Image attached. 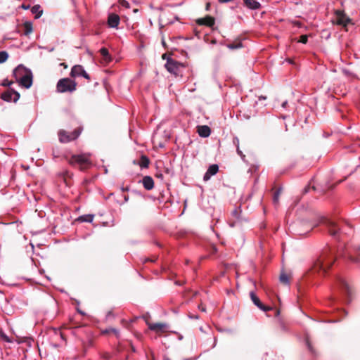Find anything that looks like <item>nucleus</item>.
Masks as SVG:
<instances>
[{
    "label": "nucleus",
    "instance_id": "1",
    "mask_svg": "<svg viewBox=\"0 0 360 360\" xmlns=\"http://www.w3.org/2000/svg\"><path fill=\"white\" fill-rule=\"evenodd\" d=\"M335 260L334 252L326 247L322 250L321 254L312 262L309 274L324 275L330 268Z\"/></svg>",
    "mask_w": 360,
    "mask_h": 360
},
{
    "label": "nucleus",
    "instance_id": "2",
    "mask_svg": "<svg viewBox=\"0 0 360 360\" xmlns=\"http://www.w3.org/2000/svg\"><path fill=\"white\" fill-rule=\"evenodd\" d=\"M77 83L70 78L65 77L58 80L56 85L57 91L59 93H72L76 90Z\"/></svg>",
    "mask_w": 360,
    "mask_h": 360
},
{
    "label": "nucleus",
    "instance_id": "3",
    "mask_svg": "<svg viewBox=\"0 0 360 360\" xmlns=\"http://www.w3.org/2000/svg\"><path fill=\"white\" fill-rule=\"evenodd\" d=\"M82 132V128L78 127L69 132L64 129L59 130L58 135L60 143H66L77 139Z\"/></svg>",
    "mask_w": 360,
    "mask_h": 360
},
{
    "label": "nucleus",
    "instance_id": "4",
    "mask_svg": "<svg viewBox=\"0 0 360 360\" xmlns=\"http://www.w3.org/2000/svg\"><path fill=\"white\" fill-rule=\"evenodd\" d=\"M68 162L72 165L79 164L81 169H84V166H88L91 164L89 155L86 154L73 155L69 159Z\"/></svg>",
    "mask_w": 360,
    "mask_h": 360
},
{
    "label": "nucleus",
    "instance_id": "5",
    "mask_svg": "<svg viewBox=\"0 0 360 360\" xmlns=\"http://www.w3.org/2000/svg\"><path fill=\"white\" fill-rule=\"evenodd\" d=\"M343 252V254L347 255L351 262L360 264V246H354L351 248H346Z\"/></svg>",
    "mask_w": 360,
    "mask_h": 360
},
{
    "label": "nucleus",
    "instance_id": "6",
    "mask_svg": "<svg viewBox=\"0 0 360 360\" xmlns=\"http://www.w3.org/2000/svg\"><path fill=\"white\" fill-rule=\"evenodd\" d=\"M20 97V93L12 88H9L1 95V98L6 102L13 101L14 103H16L19 100Z\"/></svg>",
    "mask_w": 360,
    "mask_h": 360
},
{
    "label": "nucleus",
    "instance_id": "7",
    "mask_svg": "<svg viewBox=\"0 0 360 360\" xmlns=\"http://www.w3.org/2000/svg\"><path fill=\"white\" fill-rule=\"evenodd\" d=\"M323 223L326 225L328 232L334 238H338L340 232V228L333 220L325 219Z\"/></svg>",
    "mask_w": 360,
    "mask_h": 360
},
{
    "label": "nucleus",
    "instance_id": "8",
    "mask_svg": "<svg viewBox=\"0 0 360 360\" xmlns=\"http://www.w3.org/2000/svg\"><path fill=\"white\" fill-rule=\"evenodd\" d=\"M70 76L72 77H83L87 79H90L89 74L86 72L84 67L80 65H75L72 68Z\"/></svg>",
    "mask_w": 360,
    "mask_h": 360
},
{
    "label": "nucleus",
    "instance_id": "9",
    "mask_svg": "<svg viewBox=\"0 0 360 360\" xmlns=\"http://www.w3.org/2000/svg\"><path fill=\"white\" fill-rule=\"evenodd\" d=\"M165 66L168 72L175 75H178L179 68L180 66H182V65L180 63L175 61L172 58H168Z\"/></svg>",
    "mask_w": 360,
    "mask_h": 360
},
{
    "label": "nucleus",
    "instance_id": "10",
    "mask_svg": "<svg viewBox=\"0 0 360 360\" xmlns=\"http://www.w3.org/2000/svg\"><path fill=\"white\" fill-rule=\"evenodd\" d=\"M18 83L20 86L25 87V89H30L33 83V75L31 70L24 75Z\"/></svg>",
    "mask_w": 360,
    "mask_h": 360
},
{
    "label": "nucleus",
    "instance_id": "11",
    "mask_svg": "<svg viewBox=\"0 0 360 360\" xmlns=\"http://www.w3.org/2000/svg\"><path fill=\"white\" fill-rule=\"evenodd\" d=\"M336 23L338 25L346 27L351 21V19L345 15L343 11H336Z\"/></svg>",
    "mask_w": 360,
    "mask_h": 360
},
{
    "label": "nucleus",
    "instance_id": "12",
    "mask_svg": "<svg viewBox=\"0 0 360 360\" xmlns=\"http://www.w3.org/2000/svg\"><path fill=\"white\" fill-rule=\"evenodd\" d=\"M30 70V69H28L25 68L23 65L20 64L18 65L13 71V76L15 77L17 82H19V80Z\"/></svg>",
    "mask_w": 360,
    "mask_h": 360
},
{
    "label": "nucleus",
    "instance_id": "13",
    "mask_svg": "<svg viewBox=\"0 0 360 360\" xmlns=\"http://www.w3.org/2000/svg\"><path fill=\"white\" fill-rule=\"evenodd\" d=\"M250 296L251 298V300L254 303L255 306H257L259 309H261L263 311H268L271 310L272 308L271 307L265 306L259 300V298L257 296V295L253 292L251 291L250 292Z\"/></svg>",
    "mask_w": 360,
    "mask_h": 360
},
{
    "label": "nucleus",
    "instance_id": "14",
    "mask_svg": "<svg viewBox=\"0 0 360 360\" xmlns=\"http://www.w3.org/2000/svg\"><path fill=\"white\" fill-rule=\"evenodd\" d=\"M120 22V16L115 13H110L108 18V25L110 28H117Z\"/></svg>",
    "mask_w": 360,
    "mask_h": 360
},
{
    "label": "nucleus",
    "instance_id": "15",
    "mask_svg": "<svg viewBox=\"0 0 360 360\" xmlns=\"http://www.w3.org/2000/svg\"><path fill=\"white\" fill-rule=\"evenodd\" d=\"M219 171V166L216 164H213L209 166L207 172L205 173L203 176V180L207 181L210 179V178L215 175Z\"/></svg>",
    "mask_w": 360,
    "mask_h": 360
},
{
    "label": "nucleus",
    "instance_id": "16",
    "mask_svg": "<svg viewBox=\"0 0 360 360\" xmlns=\"http://www.w3.org/2000/svg\"><path fill=\"white\" fill-rule=\"evenodd\" d=\"M338 283L339 287L341 288V290L347 295L350 296L351 295V289L347 283V282L345 281V279L342 278H338Z\"/></svg>",
    "mask_w": 360,
    "mask_h": 360
},
{
    "label": "nucleus",
    "instance_id": "17",
    "mask_svg": "<svg viewBox=\"0 0 360 360\" xmlns=\"http://www.w3.org/2000/svg\"><path fill=\"white\" fill-rule=\"evenodd\" d=\"M197 23L200 25H206L212 27L215 23V20L214 18L208 15L204 18L198 19Z\"/></svg>",
    "mask_w": 360,
    "mask_h": 360
},
{
    "label": "nucleus",
    "instance_id": "18",
    "mask_svg": "<svg viewBox=\"0 0 360 360\" xmlns=\"http://www.w3.org/2000/svg\"><path fill=\"white\" fill-rule=\"evenodd\" d=\"M142 184L145 189L147 191L152 190L154 187V181L150 176H145L142 179Z\"/></svg>",
    "mask_w": 360,
    "mask_h": 360
},
{
    "label": "nucleus",
    "instance_id": "19",
    "mask_svg": "<svg viewBox=\"0 0 360 360\" xmlns=\"http://www.w3.org/2000/svg\"><path fill=\"white\" fill-rule=\"evenodd\" d=\"M198 133L200 137L207 138L210 135L211 129L207 125L198 126Z\"/></svg>",
    "mask_w": 360,
    "mask_h": 360
},
{
    "label": "nucleus",
    "instance_id": "20",
    "mask_svg": "<svg viewBox=\"0 0 360 360\" xmlns=\"http://www.w3.org/2000/svg\"><path fill=\"white\" fill-rule=\"evenodd\" d=\"M244 4L246 7L251 10H257L261 7V4L256 0H243Z\"/></svg>",
    "mask_w": 360,
    "mask_h": 360
},
{
    "label": "nucleus",
    "instance_id": "21",
    "mask_svg": "<svg viewBox=\"0 0 360 360\" xmlns=\"http://www.w3.org/2000/svg\"><path fill=\"white\" fill-rule=\"evenodd\" d=\"M148 325L149 329L153 331H160L167 327V325L163 323H148Z\"/></svg>",
    "mask_w": 360,
    "mask_h": 360
},
{
    "label": "nucleus",
    "instance_id": "22",
    "mask_svg": "<svg viewBox=\"0 0 360 360\" xmlns=\"http://www.w3.org/2000/svg\"><path fill=\"white\" fill-rule=\"evenodd\" d=\"M31 12L32 14L35 15V19H39L43 14V10L41 8L40 5L39 4L33 6L31 8Z\"/></svg>",
    "mask_w": 360,
    "mask_h": 360
},
{
    "label": "nucleus",
    "instance_id": "23",
    "mask_svg": "<svg viewBox=\"0 0 360 360\" xmlns=\"http://www.w3.org/2000/svg\"><path fill=\"white\" fill-rule=\"evenodd\" d=\"M241 210L240 207H238V208L234 209L231 212V215L236 219V220H238V221H247V219L245 218H243L241 217Z\"/></svg>",
    "mask_w": 360,
    "mask_h": 360
},
{
    "label": "nucleus",
    "instance_id": "24",
    "mask_svg": "<svg viewBox=\"0 0 360 360\" xmlns=\"http://www.w3.org/2000/svg\"><path fill=\"white\" fill-rule=\"evenodd\" d=\"M24 35L28 36L33 31V25L31 21H25L23 23Z\"/></svg>",
    "mask_w": 360,
    "mask_h": 360
},
{
    "label": "nucleus",
    "instance_id": "25",
    "mask_svg": "<svg viewBox=\"0 0 360 360\" xmlns=\"http://www.w3.org/2000/svg\"><path fill=\"white\" fill-rule=\"evenodd\" d=\"M99 52L106 62H110L112 60V57L106 48L102 47Z\"/></svg>",
    "mask_w": 360,
    "mask_h": 360
},
{
    "label": "nucleus",
    "instance_id": "26",
    "mask_svg": "<svg viewBox=\"0 0 360 360\" xmlns=\"http://www.w3.org/2000/svg\"><path fill=\"white\" fill-rule=\"evenodd\" d=\"M149 163V159L146 155H142L139 165L141 168H147L148 167Z\"/></svg>",
    "mask_w": 360,
    "mask_h": 360
},
{
    "label": "nucleus",
    "instance_id": "27",
    "mask_svg": "<svg viewBox=\"0 0 360 360\" xmlns=\"http://www.w3.org/2000/svg\"><path fill=\"white\" fill-rule=\"evenodd\" d=\"M94 217L93 214H84L79 216L78 220L82 222H92Z\"/></svg>",
    "mask_w": 360,
    "mask_h": 360
},
{
    "label": "nucleus",
    "instance_id": "28",
    "mask_svg": "<svg viewBox=\"0 0 360 360\" xmlns=\"http://www.w3.org/2000/svg\"><path fill=\"white\" fill-rule=\"evenodd\" d=\"M279 281L281 283L284 284V285H289L290 283V280H289V277L288 276L283 272L281 274L280 276H279Z\"/></svg>",
    "mask_w": 360,
    "mask_h": 360
},
{
    "label": "nucleus",
    "instance_id": "29",
    "mask_svg": "<svg viewBox=\"0 0 360 360\" xmlns=\"http://www.w3.org/2000/svg\"><path fill=\"white\" fill-rule=\"evenodd\" d=\"M281 191H282V188H279L274 192V196H273V202L274 205H277L278 203L279 196L281 193Z\"/></svg>",
    "mask_w": 360,
    "mask_h": 360
},
{
    "label": "nucleus",
    "instance_id": "30",
    "mask_svg": "<svg viewBox=\"0 0 360 360\" xmlns=\"http://www.w3.org/2000/svg\"><path fill=\"white\" fill-rule=\"evenodd\" d=\"M304 342H305V345L307 347L309 351L311 353V354H314V348L310 342V340H309V336L307 334L305 338H304Z\"/></svg>",
    "mask_w": 360,
    "mask_h": 360
},
{
    "label": "nucleus",
    "instance_id": "31",
    "mask_svg": "<svg viewBox=\"0 0 360 360\" xmlns=\"http://www.w3.org/2000/svg\"><path fill=\"white\" fill-rule=\"evenodd\" d=\"M8 58V53L6 51H0V64L6 61Z\"/></svg>",
    "mask_w": 360,
    "mask_h": 360
},
{
    "label": "nucleus",
    "instance_id": "32",
    "mask_svg": "<svg viewBox=\"0 0 360 360\" xmlns=\"http://www.w3.org/2000/svg\"><path fill=\"white\" fill-rule=\"evenodd\" d=\"M226 46L229 49L233 50V49H237L241 48L243 46V44L241 42H237V43L229 44L226 45Z\"/></svg>",
    "mask_w": 360,
    "mask_h": 360
},
{
    "label": "nucleus",
    "instance_id": "33",
    "mask_svg": "<svg viewBox=\"0 0 360 360\" xmlns=\"http://www.w3.org/2000/svg\"><path fill=\"white\" fill-rule=\"evenodd\" d=\"M279 327L282 332L286 333L288 331V327L285 324V323L282 321L279 322Z\"/></svg>",
    "mask_w": 360,
    "mask_h": 360
},
{
    "label": "nucleus",
    "instance_id": "34",
    "mask_svg": "<svg viewBox=\"0 0 360 360\" xmlns=\"http://www.w3.org/2000/svg\"><path fill=\"white\" fill-rule=\"evenodd\" d=\"M0 338H2L6 342H11V340L9 338V337L1 330H0Z\"/></svg>",
    "mask_w": 360,
    "mask_h": 360
},
{
    "label": "nucleus",
    "instance_id": "35",
    "mask_svg": "<svg viewBox=\"0 0 360 360\" xmlns=\"http://www.w3.org/2000/svg\"><path fill=\"white\" fill-rule=\"evenodd\" d=\"M307 41H308V36L307 35L303 34V35L300 36L299 42L305 44L307 43Z\"/></svg>",
    "mask_w": 360,
    "mask_h": 360
},
{
    "label": "nucleus",
    "instance_id": "36",
    "mask_svg": "<svg viewBox=\"0 0 360 360\" xmlns=\"http://www.w3.org/2000/svg\"><path fill=\"white\" fill-rule=\"evenodd\" d=\"M120 4L127 8H129L130 7L129 3L126 0H119Z\"/></svg>",
    "mask_w": 360,
    "mask_h": 360
},
{
    "label": "nucleus",
    "instance_id": "37",
    "mask_svg": "<svg viewBox=\"0 0 360 360\" xmlns=\"http://www.w3.org/2000/svg\"><path fill=\"white\" fill-rule=\"evenodd\" d=\"M12 84H13V82H10L7 79H4L2 82L1 85L3 86H8V87H10Z\"/></svg>",
    "mask_w": 360,
    "mask_h": 360
},
{
    "label": "nucleus",
    "instance_id": "38",
    "mask_svg": "<svg viewBox=\"0 0 360 360\" xmlns=\"http://www.w3.org/2000/svg\"><path fill=\"white\" fill-rule=\"evenodd\" d=\"M233 143L234 146H236V147L237 148L238 146H239V139L238 137L235 136L233 139Z\"/></svg>",
    "mask_w": 360,
    "mask_h": 360
},
{
    "label": "nucleus",
    "instance_id": "39",
    "mask_svg": "<svg viewBox=\"0 0 360 360\" xmlns=\"http://www.w3.org/2000/svg\"><path fill=\"white\" fill-rule=\"evenodd\" d=\"M243 221H238V220H235L234 221L229 224L230 226L234 227L236 226L238 224H241Z\"/></svg>",
    "mask_w": 360,
    "mask_h": 360
},
{
    "label": "nucleus",
    "instance_id": "40",
    "mask_svg": "<svg viewBox=\"0 0 360 360\" xmlns=\"http://www.w3.org/2000/svg\"><path fill=\"white\" fill-rule=\"evenodd\" d=\"M20 7L24 10H28L30 8V5L22 4Z\"/></svg>",
    "mask_w": 360,
    "mask_h": 360
},
{
    "label": "nucleus",
    "instance_id": "41",
    "mask_svg": "<svg viewBox=\"0 0 360 360\" xmlns=\"http://www.w3.org/2000/svg\"><path fill=\"white\" fill-rule=\"evenodd\" d=\"M236 151H237V153L242 158H243L245 157V155H243V152L240 150V148L239 146H238L236 148Z\"/></svg>",
    "mask_w": 360,
    "mask_h": 360
},
{
    "label": "nucleus",
    "instance_id": "42",
    "mask_svg": "<svg viewBox=\"0 0 360 360\" xmlns=\"http://www.w3.org/2000/svg\"><path fill=\"white\" fill-rule=\"evenodd\" d=\"M188 317H189V319H199V316H198V315H192V314H189V315H188Z\"/></svg>",
    "mask_w": 360,
    "mask_h": 360
},
{
    "label": "nucleus",
    "instance_id": "43",
    "mask_svg": "<svg viewBox=\"0 0 360 360\" xmlns=\"http://www.w3.org/2000/svg\"><path fill=\"white\" fill-rule=\"evenodd\" d=\"M198 309L201 311H206V308L205 307L202 306V305H199L198 306Z\"/></svg>",
    "mask_w": 360,
    "mask_h": 360
},
{
    "label": "nucleus",
    "instance_id": "44",
    "mask_svg": "<svg viewBox=\"0 0 360 360\" xmlns=\"http://www.w3.org/2000/svg\"><path fill=\"white\" fill-rule=\"evenodd\" d=\"M288 105V101H285L284 102H283V103L281 104V106L283 108H285Z\"/></svg>",
    "mask_w": 360,
    "mask_h": 360
},
{
    "label": "nucleus",
    "instance_id": "45",
    "mask_svg": "<svg viewBox=\"0 0 360 360\" xmlns=\"http://www.w3.org/2000/svg\"><path fill=\"white\" fill-rule=\"evenodd\" d=\"M121 190L122 192L129 191V187H122Z\"/></svg>",
    "mask_w": 360,
    "mask_h": 360
},
{
    "label": "nucleus",
    "instance_id": "46",
    "mask_svg": "<svg viewBox=\"0 0 360 360\" xmlns=\"http://www.w3.org/2000/svg\"><path fill=\"white\" fill-rule=\"evenodd\" d=\"M309 189H310V187H309V186H307V187H305V188H304V193H308V192H309Z\"/></svg>",
    "mask_w": 360,
    "mask_h": 360
},
{
    "label": "nucleus",
    "instance_id": "47",
    "mask_svg": "<svg viewBox=\"0 0 360 360\" xmlns=\"http://www.w3.org/2000/svg\"><path fill=\"white\" fill-rule=\"evenodd\" d=\"M112 315V311H108V313L106 314V318L108 319Z\"/></svg>",
    "mask_w": 360,
    "mask_h": 360
},
{
    "label": "nucleus",
    "instance_id": "48",
    "mask_svg": "<svg viewBox=\"0 0 360 360\" xmlns=\"http://www.w3.org/2000/svg\"><path fill=\"white\" fill-rule=\"evenodd\" d=\"M128 200H129V196L128 195H124V202H128Z\"/></svg>",
    "mask_w": 360,
    "mask_h": 360
},
{
    "label": "nucleus",
    "instance_id": "49",
    "mask_svg": "<svg viewBox=\"0 0 360 360\" xmlns=\"http://www.w3.org/2000/svg\"><path fill=\"white\" fill-rule=\"evenodd\" d=\"M77 311L78 313H79L82 315H84L85 314V313L83 311H82L81 309H77Z\"/></svg>",
    "mask_w": 360,
    "mask_h": 360
},
{
    "label": "nucleus",
    "instance_id": "50",
    "mask_svg": "<svg viewBox=\"0 0 360 360\" xmlns=\"http://www.w3.org/2000/svg\"><path fill=\"white\" fill-rule=\"evenodd\" d=\"M301 24H302V23H301L300 22H299V21H296V22H295V25H297V26H298L299 27H301Z\"/></svg>",
    "mask_w": 360,
    "mask_h": 360
},
{
    "label": "nucleus",
    "instance_id": "51",
    "mask_svg": "<svg viewBox=\"0 0 360 360\" xmlns=\"http://www.w3.org/2000/svg\"><path fill=\"white\" fill-rule=\"evenodd\" d=\"M216 342H217V340L216 338H214V344H213V346H212V348L216 346Z\"/></svg>",
    "mask_w": 360,
    "mask_h": 360
},
{
    "label": "nucleus",
    "instance_id": "52",
    "mask_svg": "<svg viewBox=\"0 0 360 360\" xmlns=\"http://www.w3.org/2000/svg\"><path fill=\"white\" fill-rule=\"evenodd\" d=\"M280 314V311L276 309V316H278Z\"/></svg>",
    "mask_w": 360,
    "mask_h": 360
},
{
    "label": "nucleus",
    "instance_id": "53",
    "mask_svg": "<svg viewBox=\"0 0 360 360\" xmlns=\"http://www.w3.org/2000/svg\"><path fill=\"white\" fill-rule=\"evenodd\" d=\"M259 100H261V99L265 100V99H266V97H265V96H260V97H259Z\"/></svg>",
    "mask_w": 360,
    "mask_h": 360
},
{
    "label": "nucleus",
    "instance_id": "54",
    "mask_svg": "<svg viewBox=\"0 0 360 360\" xmlns=\"http://www.w3.org/2000/svg\"><path fill=\"white\" fill-rule=\"evenodd\" d=\"M195 359H196V358H195V359L188 358V359H184V360H195Z\"/></svg>",
    "mask_w": 360,
    "mask_h": 360
},
{
    "label": "nucleus",
    "instance_id": "55",
    "mask_svg": "<svg viewBox=\"0 0 360 360\" xmlns=\"http://www.w3.org/2000/svg\"><path fill=\"white\" fill-rule=\"evenodd\" d=\"M164 360H170L169 358L165 356Z\"/></svg>",
    "mask_w": 360,
    "mask_h": 360
},
{
    "label": "nucleus",
    "instance_id": "56",
    "mask_svg": "<svg viewBox=\"0 0 360 360\" xmlns=\"http://www.w3.org/2000/svg\"><path fill=\"white\" fill-rule=\"evenodd\" d=\"M209 6H210V4H207V6H206L207 10H208Z\"/></svg>",
    "mask_w": 360,
    "mask_h": 360
},
{
    "label": "nucleus",
    "instance_id": "57",
    "mask_svg": "<svg viewBox=\"0 0 360 360\" xmlns=\"http://www.w3.org/2000/svg\"><path fill=\"white\" fill-rule=\"evenodd\" d=\"M162 45H163V46H165V41H164V40H162Z\"/></svg>",
    "mask_w": 360,
    "mask_h": 360
}]
</instances>
